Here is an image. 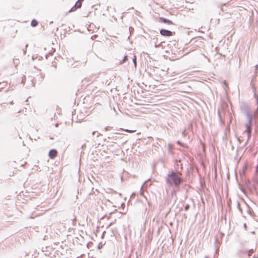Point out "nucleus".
Instances as JSON below:
<instances>
[{"label": "nucleus", "instance_id": "f03ea898", "mask_svg": "<svg viewBox=\"0 0 258 258\" xmlns=\"http://www.w3.org/2000/svg\"><path fill=\"white\" fill-rule=\"evenodd\" d=\"M160 33L163 36L170 37L173 36L175 33L166 29H162L160 30Z\"/></svg>", "mask_w": 258, "mask_h": 258}, {"label": "nucleus", "instance_id": "1a4fd4ad", "mask_svg": "<svg viewBox=\"0 0 258 258\" xmlns=\"http://www.w3.org/2000/svg\"><path fill=\"white\" fill-rule=\"evenodd\" d=\"M133 61L135 64V66H136V65H137V57L135 55H134V56Z\"/></svg>", "mask_w": 258, "mask_h": 258}, {"label": "nucleus", "instance_id": "6e6552de", "mask_svg": "<svg viewBox=\"0 0 258 258\" xmlns=\"http://www.w3.org/2000/svg\"><path fill=\"white\" fill-rule=\"evenodd\" d=\"M38 22L35 19L33 20L31 23V26L33 27L37 26L38 25Z\"/></svg>", "mask_w": 258, "mask_h": 258}, {"label": "nucleus", "instance_id": "7ed1b4c3", "mask_svg": "<svg viewBox=\"0 0 258 258\" xmlns=\"http://www.w3.org/2000/svg\"><path fill=\"white\" fill-rule=\"evenodd\" d=\"M83 0H78L74 7H73L70 10V12H74L76 11L77 9L80 8L82 7V2Z\"/></svg>", "mask_w": 258, "mask_h": 258}, {"label": "nucleus", "instance_id": "f257e3e1", "mask_svg": "<svg viewBox=\"0 0 258 258\" xmlns=\"http://www.w3.org/2000/svg\"><path fill=\"white\" fill-rule=\"evenodd\" d=\"M181 174L179 172H171L168 175L167 182L172 185L177 186L181 182Z\"/></svg>", "mask_w": 258, "mask_h": 258}, {"label": "nucleus", "instance_id": "9b49d317", "mask_svg": "<svg viewBox=\"0 0 258 258\" xmlns=\"http://www.w3.org/2000/svg\"><path fill=\"white\" fill-rule=\"evenodd\" d=\"M127 60V56L126 55L124 57V59L123 60V62H125Z\"/></svg>", "mask_w": 258, "mask_h": 258}, {"label": "nucleus", "instance_id": "0eeeda50", "mask_svg": "<svg viewBox=\"0 0 258 258\" xmlns=\"http://www.w3.org/2000/svg\"><path fill=\"white\" fill-rule=\"evenodd\" d=\"M8 87V83L7 82H3L0 83V90L7 88Z\"/></svg>", "mask_w": 258, "mask_h": 258}, {"label": "nucleus", "instance_id": "9d476101", "mask_svg": "<svg viewBox=\"0 0 258 258\" xmlns=\"http://www.w3.org/2000/svg\"><path fill=\"white\" fill-rule=\"evenodd\" d=\"M124 131L129 133H132L136 132V130H125Z\"/></svg>", "mask_w": 258, "mask_h": 258}, {"label": "nucleus", "instance_id": "423d86ee", "mask_svg": "<svg viewBox=\"0 0 258 258\" xmlns=\"http://www.w3.org/2000/svg\"><path fill=\"white\" fill-rule=\"evenodd\" d=\"M159 21L164 23L167 24L168 25H172L173 24V22L168 19H166L164 18L161 17L159 19Z\"/></svg>", "mask_w": 258, "mask_h": 258}, {"label": "nucleus", "instance_id": "20e7f679", "mask_svg": "<svg viewBox=\"0 0 258 258\" xmlns=\"http://www.w3.org/2000/svg\"><path fill=\"white\" fill-rule=\"evenodd\" d=\"M57 155V151L55 149H52L49 152L48 156L49 157L53 159L55 158Z\"/></svg>", "mask_w": 258, "mask_h": 258}, {"label": "nucleus", "instance_id": "f8f14e48", "mask_svg": "<svg viewBox=\"0 0 258 258\" xmlns=\"http://www.w3.org/2000/svg\"><path fill=\"white\" fill-rule=\"evenodd\" d=\"M188 207H189V206H188V205H187V206H186L185 207V210H187L188 209Z\"/></svg>", "mask_w": 258, "mask_h": 258}, {"label": "nucleus", "instance_id": "ddd939ff", "mask_svg": "<svg viewBox=\"0 0 258 258\" xmlns=\"http://www.w3.org/2000/svg\"><path fill=\"white\" fill-rule=\"evenodd\" d=\"M256 172H258V166L256 167Z\"/></svg>", "mask_w": 258, "mask_h": 258}, {"label": "nucleus", "instance_id": "39448f33", "mask_svg": "<svg viewBox=\"0 0 258 258\" xmlns=\"http://www.w3.org/2000/svg\"><path fill=\"white\" fill-rule=\"evenodd\" d=\"M246 127V131L247 133L248 136H250L251 130V122L250 121H249L247 123H246L245 125Z\"/></svg>", "mask_w": 258, "mask_h": 258}]
</instances>
